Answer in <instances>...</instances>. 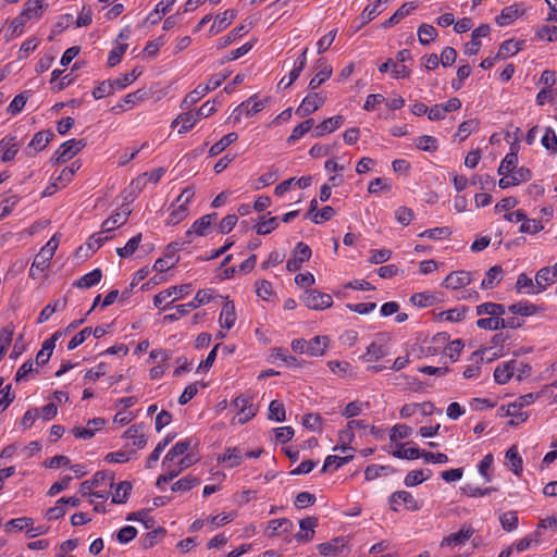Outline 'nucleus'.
<instances>
[{"instance_id":"nucleus-44","label":"nucleus","mask_w":557,"mask_h":557,"mask_svg":"<svg viewBox=\"0 0 557 557\" xmlns=\"http://www.w3.org/2000/svg\"><path fill=\"white\" fill-rule=\"evenodd\" d=\"M326 364L331 373L337 377L345 379L352 374V367L347 361L330 360Z\"/></svg>"},{"instance_id":"nucleus-35","label":"nucleus","mask_w":557,"mask_h":557,"mask_svg":"<svg viewBox=\"0 0 557 557\" xmlns=\"http://www.w3.org/2000/svg\"><path fill=\"white\" fill-rule=\"evenodd\" d=\"M81 161L76 160L71 163V165L64 168L61 173L53 177V186L54 187H64L67 183H70L75 175V173L81 169Z\"/></svg>"},{"instance_id":"nucleus-59","label":"nucleus","mask_w":557,"mask_h":557,"mask_svg":"<svg viewBox=\"0 0 557 557\" xmlns=\"http://www.w3.org/2000/svg\"><path fill=\"white\" fill-rule=\"evenodd\" d=\"M132 484L127 481L119 483L112 494V503L124 504L132 491Z\"/></svg>"},{"instance_id":"nucleus-50","label":"nucleus","mask_w":557,"mask_h":557,"mask_svg":"<svg viewBox=\"0 0 557 557\" xmlns=\"http://www.w3.org/2000/svg\"><path fill=\"white\" fill-rule=\"evenodd\" d=\"M354 458L352 455H331L327 456L324 460V465L322 471H335L341 468L343 465L349 462Z\"/></svg>"},{"instance_id":"nucleus-23","label":"nucleus","mask_w":557,"mask_h":557,"mask_svg":"<svg viewBox=\"0 0 557 557\" xmlns=\"http://www.w3.org/2000/svg\"><path fill=\"white\" fill-rule=\"evenodd\" d=\"M44 10L45 7L41 0H28L25 2L20 15L24 18L26 23L37 22L41 18Z\"/></svg>"},{"instance_id":"nucleus-11","label":"nucleus","mask_w":557,"mask_h":557,"mask_svg":"<svg viewBox=\"0 0 557 557\" xmlns=\"http://www.w3.org/2000/svg\"><path fill=\"white\" fill-rule=\"evenodd\" d=\"M326 101V96L322 92H311L307 95L299 107L296 109V114L300 117H306L317 110H319Z\"/></svg>"},{"instance_id":"nucleus-6","label":"nucleus","mask_w":557,"mask_h":557,"mask_svg":"<svg viewBox=\"0 0 557 557\" xmlns=\"http://www.w3.org/2000/svg\"><path fill=\"white\" fill-rule=\"evenodd\" d=\"M301 300L311 310H324L333 305L332 296L318 289H307Z\"/></svg>"},{"instance_id":"nucleus-10","label":"nucleus","mask_w":557,"mask_h":557,"mask_svg":"<svg viewBox=\"0 0 557 557\" xmlns=\"http://www.w3.org/2000/svg\"><path fill=\"white\" fill-rule=\"evenodd\" d=\"M391 509L398 511L404 507L410 511H417L421 508V504L407 491H397L389 496Z\"/></svg>"},{"instance_id":"nucleus-45","label":"nucleus","mask_w":557,"mask_h":557,"mask_svg":"<svg viewBox=\"0 0 557 557\" xmlns=\"http://www.w3.org/2000/svg\"><path fill=\"white\" fill-rule=\"evenodd\" d=\"M314 125L313 119H307L306 121L301 122L297 126H295L292 131V134L287 138L288 145H294L296 141H298L300 138H302Z\"/></svg>"},{"instance_id":"nucleus-58","label":"nucleus","mask_w":557,"mask_h":557,"mask_svg":"<svg viewBox=\"0 0 557 557\" xmlns=\"http://www.w3.org/2000/svg\"><path fill=\"white\" fill-rule=\"evenodd\" d=\"M417 149L428 152H434L438 149V140L430 135H422L414 139Z\"/></svg>"},{"instance_id":"nucleus-63","label":"nucleus","mask_w":557,"mask_h":557,"mask_svg":"<svg viewBox=\"0 0 557 557\" xmlns=\"http://www.w3.org/2000/svg\"><path fill=\"white\" fill-rule=\"evenodd\" d=\"M141 234H137L136 236L132 237L123 247H120L116 249V253L121 258H128L131 257L139 247V244L141 243Z\"/></svg>"},{"instance_id":"nucleus-46","label":"nucleus","mask_w":557,"mask_h":557,"mask_svg":"<svg viewBox=\"0 0 557 557\" xmlns=\"http://www.w3.org/2000/svg\"><path fill=\"white\" fill-rule=\"evenodd\" d=\"M238 139V135L235 132L228 133L223 136L219 141L213 144L209 149L210 157H215L223 152L230 145Z\"/></svg>"},{"instance_id":"nucleus-29","label":"nucleus","mask_w":557,"mask_h":557,"mask_svg":"<svg viewBox=\"0 0 557 557\" xmlns=\"http://www.w3.org/2000/svg\"><path fill=\"white\" fill-rule=\"evenodd\" d=\"M347 546V540L343 536L335 537L329 542L318 545V552L322 556H337Z\"/></svg>"},{"instance_id":"nucleus-7","label":"nucleus","mask_w":557,"mask_h":557,"mask_svg":"<svg viewBox=\"0 0 557 557\" xmlns=\"http://www.w3.org/2000/svg\"><path fill=\"white\" fill-rule=\"evenodd\" d=\"M493 348H485L481 351H475L473 354L474 362L467 366L462 372L465 379H478L481 374V364L480 361L483 359V356H487L488 360H493L503 356L502 349L497 351H492Z\"/></svg>"},{"instance_id":"nucleus-26","label":"nucleus","mask_w":557,"mask_h":557,"mask_svg":"<svg viewBox=\"0 0 557 557\" xmlns=\"http://www.w3.org/2000/svg\"><path fill=\"white\" fill-rule=\"evenodd\" d=\"M244 453L237 447H227L225 451L218 457V462L223 463L226 468H235L243 463Z\"/></svg>"},{"instance_id":"nucleus-53","label":"nucleus","mask_w":557,"mask_h":557,"mask_svg":"<svg viewBox=\"0 0 557 557\" xmlns=\"http://www.w3.org/2000/svg\"><path fill=\"white\" fill-rule=\"evenodd\" d=\"M392 455L399 459L414 460L421 458V450L418 447H406V444H397V449Z\"/></svg>"},{"instance_id":"nucleus-9","label":"nucleus","mask_w":557,"mask_h":557,"mask_svg":"<svg viewBox=\"0 0 557 557\" xmlns=\"http://www.w3.org/2000/svg\"><path fill=\"white\" fill-rule=\"evenodd\" d=\"M265 103L267 100L259 99L257 95H253L235 108L233 117L238 122L242 115L253 116L264 109Z\"/></svg>"},{"instance_id":"nucleus-32","label":"nucleus","mask_w":557,"mask_h":557,"mask_svg":"<svg viewBox=\"0 0 557 557\" xmlns=\"http://www.w3.org/2000/svg\"><path fill=\"white\" fill-rule=\"evenodd\" d=\"M293 528V522L287 518L273 519L268 523L265 533L269 537H273L281 533H289Z\"/></svg>"},{"instance_id":"nucleus-51","label":"nucleus","mask_w":557,"mask_h":557,"mask_svg":"<svg viewBox=\"0 0 557 557\" xmlns=\"http://www.w3.org/2000/svg\"><path fill=\"white\" fill-rule=\"evenodd\" d=\"M102 277V273L100 269H95L89 273L83 275L79 280L75 282V286L78 288H90L97 285Z\"/></svg>"},{"instance_id":"nucleus-36","label":"nucleus","mask_w":557,"mask_h":557,"mask_svg":"<svg viewBox=\"0 0 557 557\" xmlns=\"http://www.w3.org/2000/svg\"><path fill=\"white\" fill-rule=\"evenodd\" d=\"M176 0H161L154 7V9L148 14L147 22L154 25L161 21V18L171 11Z\"/></svg>"},{"instance_id":"nucleus-54","label":"nucleus","mask_w":557,"mask_h":557,"mask_svg":"<svg viewBox=\"0 0 557 557\" xmlns=\"http://www.w3.org/2000/svg\"><path fill=\"white\" fill-rule=\"evenodd\" d=\"M141 74L143 70L140 67H135L129 73H125L113 79V84H115L117 90H122L134 83Z\"/></svg>"},{"instance_id":"nucleus-22","label":"nucleus","mask_w":557,"mask_h":557,"mask_svg":"<svg viewBox=\"0 0 557 557\" xmlns=\"http://www.w3.org/2000/svg\"><path fill=\"white\" fill-rule=\"evenodd\" d=\"M345 122V117L343 115H335L329 119H325L320 124H318L312 133L313 137H322L326 134L334 133L336 129L342 127Z\"/></svg>"},{"instance_id":"nucleus-49","label":"nucleus","mask_w":557,"mask_h":557,"mask_svg":"<svg viewBox=\"0 0 557 557\" xmlns=\"http://www.w3.org/2000/svg\"><path fill=\"white\" fill-rule=\"evenodd\" d=\"M468 308L465 306L456 307L438 313L440 321L460 322L465 319Z\"/></svg>"},{"instance_id":"nucleus-33","label":"nucleus","mask_w":557,"mask_h":557,"mask_svg":"<svg viewBox=\"0 0 557 557\" xmlns=\"http://www.w3.org/2000/svg\"><path fill=\"white\" fill-rule=\"evenodd\" d=\"M318 520L314 517H308L299 521L300 531L295 535L299 542H309L313 539L314 529Z\"/></svg>"},{"instance_id":"nucleus-13","label":"nucleus","mask_w":557,"mask_h":557,"mask_svg":"<svg viewBox=\"0 0 557 557\" xmlns=\"http://www.w3.org/2000/svg\"><path fill=\"white\" fill-rule=\"evenodd\" d=\"M500 176L498 186L502 189H506L529 182L532 178V173L528 168L521 166L509 174H502Z\"/></svg>"},{"instance_id":"nucleus-47","label":"nucleus","mask_w":557,"mask_h":557,"mask_svg":"<svg viewBox=\"0 0 557 557\" xmlns=\"http://www.w3.org/2000/svg\"><path fill=\"white\" fill-rule=\"evenodd\" d=\"M522 42L513 39L505 40L496 54L498 59H507L517 54L521 50Z\"/></svg>"},{"instance_id":"nucleus-15","label":"nucleus","mask_w":557,"mask_h":557,"mask_svg":"<svg viewBox=\"0 0 557 557\" xmlns=\"http://www.w3.org/2000/svg\"><path fill=\"white\" fill-rule=\"evenodd\" d=\"M18 150H20V143L15 135H12V134L5 135L0 140V153H1L0 159L2 162H10V161L14 160Z\"/></svg>"},{"instance_id":"nucleus-56","label":"nucleus","mask_w":557,"mask_h":557,"mask_svg":"<svg viewBox=\"0 0 557 557\" xmlns=\"http://www.w3.org/2000/svg\"><path fill=\"white\" fill-rule=\"evenodd\" d=\"M146 92L141 89H138L134 92L127 94L122 101L116 106L122 111H126L132 109L136 103L143 101L145 99Z\"/></svg>"},{"instance_id":"nucleus-20","label":"nucleus","mask_w":557,"mask_h":557,"mask_svg":"<svg viewBox=\"0 0 557 557\" xmlns=\"http://www.w3.org/2000/svg\"><path fill=\"white\" fill-rule=\"evenodd\" d=\"M236 320L237 314L235 310V304L226 298L219 315V324L222 330L230 331L232 327H234Z\"/></svg>"},{"instance_id":"nucleus-2","label":"nucleus","mask_w":557,"mask_h":557,"mask_svg":"<svg viewBox=\"0 0 557 557\" xmlns=\"http://www.w3.org/2000/svg\"><path fill=\"white\" fill-rule=\"evenodd\" d=\"M391 337L387 333H376L360 357L363 362H376L389 354Z\"/></svg>"},{"instance_id":"nucleus-43","label":"nucleus","mask_w":557,"mask_h":557,"mask_svg":"<svg viewBox=\"0 0 557 557\" xmlns=\"http://www.w3.org/2000/svg\"><path fill=\"white\" fill-rule=\"evenodd\" d=\"M503 275V269L499 265L492 267L482 280L481 288L491 289L495 287L500 281Z\"/></svg>"},{"instance_id":"nucleus-12","label":"nucleus","mask_w":557,"mask_h":557,"mask_svg":"<svg viewBox=\"0 0 557 557\" xmlns=\"http://www.w3.org/2000/svg\"><path fill=\"white\" fill-rule=\"evenodd\" d=\"M218 218L216 213L205 214L201 218L197 219L191 226L186 231L185 236L187 237L186 243L191 242V236H205L211 230L213 223Z\"/></svg>"},{"instance_id":"nucleus-38","label":"nucleus","mask_w":557,"mask_h":557,"mask_svg":"<svg viewBox=\"0 0 557 557\" xmlns=\"http://www.w3.org/2000/svg\"><path fill=\"white\" fill-rule=\"evenodd\" d=\"M131 211L126 208L107 219L102 224V233H110L121 225L125 224Z\"/></svg>"},{"instance_id":"nucleus-37","label":"nucleus","mask_w":557,"mask_h":557,"mask_svg":"<svg viewBox=\"0 0 557 557\" xmlns=\"http://www.w3.org/2000/svg\"><path fill=\"white\" fill-rule=\"evenodd\" d=\"M235 16L236 12L234 10H226L222 14L216 15L210 28V35H216L221 30L225 29Z\"/></svg>"},{"instance_id":"nucleus-48","label":"nucleus","mask_w":557,"mask_h":557,"mask_svg":"<svg viewBox=\"0 0 557 557\" xmlns=\"http://www.w3.org/2000/svg\"><path fill=\"white\" fill-rule=\"evenodd\" d=\"M191 446V440L185 438L183 441L177 442L168 453H166V462L174 461L175 459H180L185 457L184 455Z\"/></svg>"},{"instance_id":"nucleus-60","label":"nucleus","mask_w":557,"mask_h":557,"mask_svg":"<svg viewBox=\"0 0 557 557\" xmlns=\"http://www.w3.org/2000/svg\"><path fill=\"white\" fill-rule=\"evenodd\" d=\"M207 94L208 91L203 85L199 84L193 91L186 95L181 103V107L183 109H188L193 104L197 103L200 99H202Z\"/></svg>"},{"instance_id":"nucleus-18","label":"nucleus","mask_w":557,"mask_h":557,"mask_svg":"<svg viewBox=\"0 0 557 557\" xmlns=\"http://www.w3.org/2000/svg\"><path fill=\"white\" fill-rule=\"evenodd\" d=\"M472 282V274L468 271L460 270L449 273L445 277L443 285L449 289H459L470 285Z\"/></svg>"},{"instance_id":"nucleus-14","label":"nucleus","mask_w":557,"mask_h":557,"mask_svg":"<svg viewBox=\"0 0 557 557\" xmlns=\"http://www.w3.org/2000/svg\"><path fill=\"white\" fill-rule=\"evenodd\" d=\"M310 257H311L310 247L307 244L299 242L295 246L293 257L286 263L287 271L288 272L298 271L302 267V263L308 261L310 259Z\"/></svg>"},{"instance_id":"nucleus-3","label":"nucleus","mask_w":557,"mask_h":557,"mask_svg":"<svg viewBox=\"0 0 557 557\" xmlns=\"http://www.w3.org/2000/svg\"><path fill=\"white\" fill-rule=\"evenodd\" d=\"M191 292L193 285L190 283L171 286L154 295L153 305L159 309H165L171 302L184 298Z\"/></svg>"},{"instance_id":"nucleus-30","label":"nucleus","mask_w":557,"mask_h":557,"mask_svg":"<svg viewBox=\"0 0 557 557\" xmlns=\"http://www.w3.org/2000/svg\"><path fill=\"white\" fill-rule=\"evenodd\" d=\"M194 463V460L190 457H182L180 459H175L174 461L166 462V456L163 459L162 466L165 470V473L173 480L176 478L183 470L187 469Z\"/></svg>"},{"instance_id":"nucleus-16","label":"nucleus","mask_w":557,"mask_h":557,"mask_svg":"<svg viewBox=\"0 0 557 557\" xmlns=\"http://www.w3.org/2000/svg\"><path fill=\"white\" fill-rule=\"evenodd\" d=\"M127 446L136 448H144L147 444V435L145 434L144 426L141 424H134L129 426L123 434Z\"/></svg>"},{"instance_id":"nucleus-19","label":"nucleus","mask_w":557,"mask_h":557,"mask_svg":"<svg viewBox=\"0 0 557 557\" xmlns=\"http://www.w3.org/2000/svg\"><path fill=\"white\" fill-rule=\"evenodd\" d=\"M106 421L102 418H94L84 426H75L72 430L76 438L89 440L95 436L96 432L103 428Z\"/></svg>"},{"instance_id":"nucleus-1","label":"nucleus","mask_w":557,"mask_h":557,"mask_svg":"<svg viewBox=\"0 0 557 557\" xmlns=\"http://www.w3.org/2000/svg\"><path fill=\"white\" fill-rule=\"evenodd\" d=\"M194 197L195 189L193 187H186L183 189L170 208V212L166 218L168 225H176L187 218L189 213V205Z\"/></svg>"},{"instance_id":"nucleus-27","label":"nucleus","mask_w":557,"mask_h":557,"mask_svg":"<svg viewBox=\"0 0 557 557\" xmlns=\"http://www.w3.org/2000/svg\"><path fill=\"white\" fill-rule=\"evenodd\" d=\"M307 355L310 357H322L330 347L331 339L326 335H317L307 341Z\"/></svg>"},{"instance_id":"nucleus-4","label":"nucleus","mask_w":557,"mask_h":557,"mask_svg":"<svg viewBox=\"0 0 557 557\" xmlns=\"http://www.w3.org/2000/svg\"><path fill=\"white\" fill-rule=\"evenodd\" d=\"M86 147L85 139H70L64 141L51 157L53 164L64 163L73 159Z\"/></svg>"},{"instance_id":"nucleus-34","label":"nucleus","mask_w":557,"mask_h":557,"mask_svg":"<svg viewBox=\"0 0 557 557\" xmlns=\"http://www.w3.org/2000/svg\"><path fill=\"white\" fill-rule=\"evenodd\" d=\"M544 394V391L539 393H528L525 395L520 396L516 401L511 403L507 407L508 416H516L517 411L525 406L532 405L536 399H539Z\"/></svg>"},{"instance_id":"nucleus-55","label":"nucleus","mask_w":557,"mask_h":557,"mask_svg":"<svg viewBox=\"0 0 557 557\" xmlns=\"http://www.w3.org/2000/svg\"><path fill=\"white\" fill-rule=\"evenodd\" d=\"M268 418L275 422H283L286 419L285 406L281 400L274 399L269 405Z\"/></svg>"},{"instance_id":"nucleus-41","label":"nucleus","mask_w":557,"mask_h":557,"mask_svg":"<svg viewBox=\"0 0 557 557\" xmlns=\"http://www.w3.org/2000/svg\"><path fill=\"white\" fill-rule=\"evenodd\" d=\"M506 460L510 470L516 474L520 475L523 470V460L519 455L517 446H511L506 453Z\"/></svg>"},{"instance_id":"nucleus-52","label":"nucleus","mask_w":557,"mask_h":557,"mask_svg":"<svg viewBox=\"0 0 557 557\" xmlns=\"http://www.w3.org/2000/svg\"><path fill=\"white\" fill-rule=\"evenodd\" d=\"M507 311L503 305L495 302H484L476 306V314L478 315H506Z\"/></svg>"},{"instance_id":"nucleus-39","label":"nucleus","mask_w":557,"mask_h":557,"mask_svg":"<svg viewBox=\"0 0 557 557\" xmlns=\"http://www.w3.org/2000/svg\"><path fill=\"white\" fill-rule=\"evenodd\" d=\"M433 409V405L431 403H422V404H406L400 409L401 418H410L416 413L420 412L423 416L431 413Z\"/></svg>"},{"instance_id":"nucleus-62","label":"nucleus","mask_w":557,"mask_h":557,"mask_svg":"<svg viewBox=\"0 0 557 557\" xmlns=\"http://www.w3.org/2000/svg\"><path fill=\"white\" fill-rule=\"evenodd\" d=\"M437 37V30L434 26L430 24H422L418 28V39L419 42L423 46L429 45L434 41Z\"/></svg>"},{"instance_id":"nucleus-28","label":"nucleus","mask_w":557,"mask_h":557,"mask_svg":"<svg viewBox=\"0 0 557 557\" xmlns=\"http://www.w3.org/2000/svg\"><path fill=\"white\" fill-rule=\"evenodd\" d=\"M473 534L474 530L471 527H462L458 532L444 536L441 547L463 545Z\"/></svg>"},{"instance_id":"nucleus-5","label":"nucleus","mask_w":557,"mask_h":557,"mask_svg":"<svg viewBox=\"0 0 557 557\" xmlns=\"http://www.w3.org/2000/svg\"><path fill=\"white\" fill-rule=\"evenodd\" d=\"M234 408L237 410L233 423L245 424L251 420L257 413V407L252 404L251 399L246 395H239L233 403Z\"/></svg>"},{"instance_id":"nucleus-24","label":"nucleus","mask_w":557,"mask_h":557,"mask_svg":"<svg viewBox=\"0 0 557 557\" xmlns=\"http://www.w3.org/2000/svg\"><path fill=\"white\" fill-rule=\"evenodd\" d=\"M53 137L54 134L50 129L37 132L30 139L26 152L32 154L44 150Z\"/></svg>"},{"instance_id":"nucleus-25","label":"nucleus","mask_w":557,"mask_h":557,"mask_svg":"<svg viewBox=\"0 0 557 557\" xmlns=\"http://www.w3.org/2000/svg\"><path fill=\"white\" fill-rule=\"evenodd\" d=\"M491 32V27L487 24H482L476 27L471 35V40L465 46V53L468 55L476 54L481 47L480 38L486 37Z\"/></svg>"},{"instance_id":"nucleus-40","label":"nucleus","mask_w":557,"mask_h":557,"mask_svg":"<svg viewBox=\"0 0 557 557\" xmlns=\"http://www.w3.org/2000/svg\"><path fill=\"white\" fill-rule=\"evenodd\" d=\"M416 8L417 5L413 2L404 3L387 21L384 22L383 26L387 28L398 24L403 18L413 12Z\"/></svg>"},{"instance_id":"nucleus-64","label":"nucleus","mask_w":557,"mask_h":557,"mask_svg":"<svg viewBox=\"0 0 557 557\" xmlns=\"http://www.w3.org/2000/svg\"><path fill=\"white\" fill-rule=\"evenodd\" d=\"M27 23L20 14L14 17L8 28L7 41L20 37L24 33V26Z\"/></svg>"},{"instance_id":"nucleus-31","label":"nucleus","mask_w":557,"mask_h":557,"mask_svg":"<svg viewBox=\"0 0 557 557\" xmlns=\"http://www.w3.org/2000/svg\"><path fill=\"white\" fill-rule=\"evenodd\" d=\"M555 282H557V277L554 275L553 271L549 270L548 267L542 268L535 274V287L532 292H537L539 294L546 290L549 286H552Z\"/></svg>"},{"instance_id":"nucleus-17","label":"nucleus","mask_w":557,"mask_h":557,"mask_svg":"<svg viewBox=\"0 0 557 557\" xmlns=\"http://www.w3.org/2000/svg\"><path fill=\"white\" fill-rule=\"evenodd\" d=\"M315 75L309 82V88L314 90L326 82L333 73V67L325 59H319L315 63Z\"/></svg>"},{"instance_id":"nucleus-21","label":"nucleus","mask_w":557,"mask_h":557,"mask_svg":"<svg viewBox=\"0 0 557 557\" xmlns=\"http://www.w3.org/2000/svg\"><path fill=\"white\" fill-rule=\"evenodd\" d=\"M515 366L516 359L498 363L494 370V381L499 385L507 384L515 376Z\"/></svg>"},{"instance_id":"nucleus-57","label":"nucleus","mask_w":557,"mask_h":557,"mask_svg":"<svg viewBox=\"0 0 557 557\" xmlns=\"http://www.w3.org/2000/svg\"><path fill=\"white\" fill-rule=\"evenodd\" d=\"M506 311L511 314H517V315H521V317H530L535 313L536 307L533 304H530L529 301H520V302L509 306L506 309Z\"/></svg>"},{"instance_id":"nucleus-8","label":"nucleus","mask_w":557,"mask_h":557,"mask_svg":"<svg viewBox=\"0 0 557 557\" xmlns=\"http://www.w3.org/2000/svg\"><path fill=\"white\" fill-rule=\"evenodd\" d=\"M58 246L59 237L57 234H54L36 255L33 261L35 268L39 269L40 271H46L50 265V261L53 258Z\"/></svg>"},{"instance_id":"nucleus-42","label":"nucleus","mask_w":557,"mask_h":557,"mask_svg":"<svg viewBox=\"0 0 557 557\" xmlns=\"http://www.w3.org/2000/svg\"><path fill=\"white\" fill-rule=\"evenodd\" d=\"M520 15L521 12L516 5H509L502 10L500 14L496 17V23L502 27L508 26L512 22H515Z\"/></svg>"},{"instance_id":"nucleus-61","label":"nucleus","mask_w":557,"mask_h":557,"mask_svg":"<svg viewBox=\"0 0 557 557\" xmlns=\"http://www.w3.org/2000/svg\"><path fill=\"white\" fill-rule=\"evenodd\" d=\"M178 120L181 121L178 133L186 134L195 126V124L199 121V117L196 112L187 111L181 113L178 115Z\"/></svg>"}]
</instances>
